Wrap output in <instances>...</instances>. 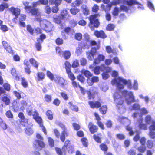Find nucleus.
Masks as SVG:
<instances>
[{
  "label": "nucleus",
  "mask_w": 155,
  "mask_h": 155,
  "mask_svg": "<svg viewBox=\"0 0 155 155\" xmlns=\"http://www.w3.org/2000/svg\"><path fill=\"white\" fill-rule=\"evenodd\" d=\"M111 84L112 85H116L117 88L119 89H122L124 88V85H127V87L129 89L132 88L131 81L130 80H128L120 77L117 78H115L112 80Z\"/></svg>",
  "instance_id": "f257e3e1"
},
{
  "label": "nucleus",
  "mask_w": 155,
  "mask_h": 155,
  "mask_svg": "<svg viewBox=\"0 0 155 155\" xmlns=\"http://www.w3.org/2000/svg\"><path fill=\"white\" fill-rule=\"evenodd\" d=\"M27 114L29 115H32L34 118L35 120L39 124L40 126L42 127V130L45 135L47 134L46 130L44 126H43L42 123V119L41 118L38 116V113L35 112L34 114H33L31 106V105L27 106L26 109Z\"/></svg>",
  "instance_id": "f03ea898"
},
{
  "label": "nucleus",
  "mask_w": 155,
  "mask_h": 155,
  "mask_svg": "<svg viewBox=\"0 0 155 155\" xmlns=\"http://www.w3.org/2000/svg\"><path fill=\"white\" fill-rule=\"evenodd\" d=\"M100 16L99 14H97L90 16L89 18L90 21L89 26L91 30H94V28H97L99 27L100 23L97 18Z\"/></svg>",
  "instance_id": "7ed1b4c3"
},
{
  "label": "nucleus",
  "mask_w": 155,
  "mask_h": 155,
  "mask_svg": "<svg viewBox=\"0 0 155 155\" xmlns=\"http://www.w3.org/2000/svg\"><path fill=\"white\" fill-rule=\"evenodd\" d=\"M122 94L125 97L126 102L128 104H130L132 102H138L139 101L138 99L137 100H135L132 92H128L126 90H124L123 91Z\"/></svg>",
  "instance_id": "20e7f679"
},
{
  "label": "nucleus",
  "mask_w": 155,
  "mask_h": 155,
  "mask_svg": "<svg viewBox=\"0 0 155 155\" xmlns=\"http://www.w3.org/2000/svg\"><path fill=\"white\" fill-rule=\"evenodd\" d=\"M90 43L91 45H96L97 47L92 48L90 52L86 53L87 58L89 60H91L94 59V55L97 52V49L99 48L100 46L98 45H97L96 42L94 40H91Z\"/></svg>",
  "instance_id": "39448f33"
},
{
  "label": "nucleus",
  "mask_w": 155,
  "mask_h": 155,
  "mask_svg": "<svg viewBox=\"0 0 155 155\" xmlns=\"http://www.w3.org/2000/svg\"><path fill=\"white\" fill-rule=\"evenodd\" d=\"M129 0H113L110 3L106 5L102 4L101 5V8L103 10H104L106 12L110 11L112 5H115L119 4L120 3H126L127 4L126 1Z\"/></svg>",
  "instance_id": "423d86ee"
},
{
  "label": "nucleus",
  "mask_w": 155,
  "mask_h": 155,
  "mask_svg": "<svg viewBox=\"0 0 155 155\" xmlns=\"http://www.w3.org/2000/svg\"><path fill=\"white\" fill-rule=\"evenodd\" d=\"M118 120L121 123L127 126V130L129 131V134L130 135H132L134 134V132L132 130V127L129 126L131 123L130 120L123 116L119 117Z\"/></svg>",
  "instance_id": "0eeeda50"
},
{
  "label": "nucleus",
  "mask_w": 155,
  "mask_h": 155,
  "mask_svg": "<svg viewBox=\"0 0 155 155\" xmlns=\"http://www.w3.org/2000/svg\"><path fill=\"white\" fill-rule=\"evenodd\" d=\"M36 137L40 140H35L33 143V146L36 150H39L44 147L45 144L43 141V138L39 134H37Z\"/></svg>",
  "instance_id": "6e6552de"
},
{
  "label": "nucleus",
  "mask_w": 155,
  "mask_h": 155,
  "mask_svg": "<svg viewBox=\"0 0 155 155\" xmlns=\"http://www.w3.org/2000/svg\"><path fill=\"white\" fill-rule=\"evenodd\" d=\"M25 9L29 11V12L31 13L32 15L36 17V18L38 21H41L40 17V13L38 9L37 8H32L31 6H26Z\"/></svg>",
  "instance_id": "1a4fd4ad"
},
{
  "label": "nucleus",
  "mask_w": 155,
  "mask_h": 155,
  "mask_svg": "<svg viewBox=\"0 0 155 155\" xmlns=\"http://www.w3.org/2000/svg\"><path fill=\"white\" fill-rule=\"evenodd\" d=\"M69 17V15L67 11L66 10H63L61 12V15L59 16H58L56 18L55 16H54V18L55 22L58 24L61 23V19H63L65 18H68Z\"/></svg>",
  "instance_id": "9d476101"
},
{
  "label": "nucleus",
  "mask_w": 155,
  "mask_h": 155,
  "mask_svg": "<svg viewBox=\"0 0 155 155\" xmlns=\"http://www.w3.org/2000/svg\"><path fill=\"white\" fill-rule=\"evenodd\" d=\"M46 38V35L44 34H41L40 35L39 37L37 38V42L35 43V47L37 50L39 51L41 48V44L43 42V40Z\"/></svg>",
  "instance_id": "9b49d317"
},
{
  "label": "nucleus",
  "mask_w": 155,
  "mask_h": 155,
  "mask_svg": "<svg viewBox=\"0 0 155 155\" xmlns=\"http://www.w3.org/2000/svg\"><path fill=\"white\" fill-rule=\"evenodd\" d=\"M70 141L67 140L64 143V145L63 147L62 150L64 151V153L65 154V150H67L69 153H71L74 151V147L71 145L70 143Z\"/></svg>",
  "instance_id": "f8f14e48"
},
{
  "label": "nucleus",
  "mask_w": 155,
  "mask_h": 155,
  "mask_svg": "<svg viewBox=\"0 0 155 155\" xmlns=\"http://www.w3.org/2000/svg\"><path fill=\"white\" fill-rule=\"evenodd\" d=\"M127 5L129 6H131L133 5H138L137 8L139 9L143 10L144 8L143 5L140 3H139L136 0H129L126 1Z\"/></svg>",
  "instance_id": "ddd939ff"
},
{
  "label": "nucleus",
  "mask_w": 155,
  "mask_h": 155,
  "mask_svg": "<svg viewBox=\"0 0 155 155\" xmlns=\"http://www.w3.org/2000/svg\"><path fill=\"white\" fill-rule=\"evenodd\" d=\"M114 101L117 104L121 105L123 104V98L119 93L115 92L114 95Z\"/></svg>",
  "instance_id": "4468645a"
},
{
  "label": "nucleus",
  "mask_w": 155,
  "mask_h": 155,
  "mask_svg": "<svg viewBox=\"0 0 155 155\" xmlns=\"http://www.w3.org/2000/svg\"><path fill=\"white\" fill-rule=\"evenodd\" d=\"M9 10L15 16V17L14 18V20L17 19L18 16L20 14V9L18 8H15L13 7H12L9 8Z\"/></svg>",
  "instance_id": "2eb2a0df"
},
{
  "label": "nucleus",
  "mask_w": 155,
  "mask_h": 155,
  "mask_svg": "<svg viewBox=\"0 0 155 155\" xmlns=\"http://www.w3.org/2000/svg\"><path fill=\"white\" fill-rule=\"evenodd\" d=\"M111 68L105 67V68L104 69V70H106V71L103 72L102 74V77L104 80H106L109 78V75L108 72L111 71Z\"/></svg>",
  "instance_id": "dca6fc26"
},
{
  "label": "nucleus",
  "mask_w": 155,
  "mask_h": 155,
  "mask_svg": "<svg viewBox=\"0 0 155 155\" xmlns=\"http://www.w3.org/2000/svg\"><path fill=\"white\" fill-rule=\"evenodd\" d=\"M143 118L141 116L137 120L138 126L140 129L146 130L147 129L146 125L143 123Z\"/></svg>",
  "instance_id": "f3484780"
},
{
  "label": "nucleus",
  "mask_w": 155,
  "mask_h": 155,
  "mask_svg": "<svg viewBox=\"0 0 155 155\" xmlns=\"http://www.w3.org/2000/svg\"><path fill=\"white\" fill-rule=\"evenodd\" d=\"M79 87L80 88V90L81 91V93L84 95L86 93L88 95V98L91 99L93 97V95L90 91H87L83 87L79 85Z\"/></svg>",
  "instance_id": "a211bd4d"
},
{
  "label": "nucleus",
  "mask_w": 155,
  "mask_h": 155,
  "mask_svg": "<svg viewBox=\"0 0 155 155\" xmlns=\"http://www.w3.org/2000/svg\"><path fill=\"white\" fill-rule=\"evenodd\" d=\"M44 22L45 25V28L46 31L48 32L51 31L53 28V25L50 22L46 20H45Z\"/></svg>",
  "instance_id": "6ab92c4d"
},
{
  "label": "nucleus",
  "mask_w": 155,
  "mask_h": 155,
  "mask_svg": "<svg viewBox=\"0 0 155 155\" xmlns=\"http://www.w3.org/2000/svg\"><path fill=\"white\" fill-rule=\"evenodd\" d=\"M105 68V66L104 64L101 66H96L94 70V73L95 75H98L100 74V71H103Z\"/></svg>",
  "instance_id": "aec40b11"
},
{
  "label": "nucleus",
  "mask_w": 155,
  "mask_h": 155,
  "mask_svg": "<svg viewBox=\"0 0 155 155\" xmlns=\"http://www.w3.org/2000/svg\"><path fill=\"white\" fill-rule=\"evenodd\" d=\"M54 80L56 83L59 84L61 86L63 87L64 86L65 80L62 78L61 77L59 76L56 75L54 77Z\"/></svg>",
  "instance_id": "412c9836"
},
{
  "label": "nucleus",
  "mask_w": 155,
  "mask_h": 155,
  "mask_svg": "<svg viewBox=\"0 0 155 155\" xmlns=\"http://www.w3.org/2000/svg\"><path fill=\"white\" fill-rule=\"evenodd\" d=\"M105 59V57L104 55L101 54H99L97 57L95 58L94 61V63L95 65L99 64L101 61H103Z\"/></svg>",
  "instance_id": "4be33fe9"
},
{
  "label": "nucleus",
  "mask_w": 155,
  "mask_h": 155,
  "mask_svg": "<svg viewBox=\"0 0 155 155\" xmlns=\"http://www.w3.org/2000/svg\"><path fill=\"white\" fill-rule=\"evenodd\" d=\"M2 44L4 48L8 52L10 53H13V51L12 50L11 47L6 41H3Z\"/></svg>",
  "instance_id": "5701e85b"
},
{
  "label": "nucleus",
  "mask_w": 155,
  "mask_h": 155,
  "mask_svg": "<svg viewBox=\"0 0 155 155\" xmlns=\"http://www.w3.org/2000/svg\"><path fill=\"white\" fill-rule=\"evenodd\" d=\"M48 0H39L37 2H33L32 5L33 7L35 8L40 4L46 5L48 4Z\"/></svg>",
  "instance_id": "b1692460"
},
{
  "label": "nucleus",
  "mask_w": 155,
  "mask_h": 155,
  "mask_svg": "<svg viewBox=\"0 0 155 155\" xmlns=\"http://www.w3.org/2000/svg\"><path fill=\"white\" fill-rule=\"evenodd\" d=\"M88 127L90 131L91 134H94L97 131V127L96 126L94 125L91 122L89 123Z\"/></svg>",
  "instance_id": "393cba45"
},
{
  "label": "nucleus",
  "mask_w": 155,
  "mask_h": 155,
  "mask_svg": "<svg viewBox=\"0 0 155 155\" xmlns=\"http://www.w3.org/2000/svg\"><path fill=\"white\" fill-rule=\"evenodd\" d=\"M94 34L97 37H101L103 38L107 37L106 34L102 30H101L100 31H96L94 32Z\"/></svg>",
  "instance_id": "a878e982"
},
{
  "label": "nucleus",
  "mask_w": 155,
  "mask_h": 155,
  "mask_svg": "<svg viewBox=\"0 0 155 155\" xmlns=\"http://www.w3.org/2000/svg\"><path fill=\"white\" fill-rule=\"evenodd\" d=\"M32 126V124H29V126H27L25 129V132L27 135H30L33 133V131L31 128Z\"/></svg>",
  "instance_id": "bb28decb"
},
{
  "label": "nucleus",
  "mask_w": 155,
  "mask_h": 155,
  "mask_svg": "<svg viewBox=\"0 0 155 155\" xmlns=\"http://www.w3.org/2000/svg\"><path fill=\"white\" fill-rule=\"evenodd\" d=\"M20 124L22 126L26 127L29 126V124H32L29 119L25 118L24 119L21 120L20 121Z\"/></svg>",
  "instance_id": "cd10ccee"
},
{
  "label": "nucleus",
  "mask_w": 155,
  "mask_h": 155,
  "mask_svg": "<svg viewBox=\"0 0 155 155\" xmlns=\"http://www.w3.org/2000/svg\"><path fill=\"white\" fill-rule=\"evenodd\" d=\"M89 104L90 105L91 107L92 108H99L101 107V105L100 102L98 101L94 102L93 101H90L89 102Z\"/></svg>",
  "instance_id": "c85d7f7f"
},
{
  "label": "nucleus",
  "mask_w": 155,
  "mask_h": 155,
  "mask_svg": "<svg viewBox=\"0 0 155 155\" xmlns=\"http://www.w3.org/2000/svg\"><path fill=\"white\" fill-rule=\"evenodd\" d=\"M82 73L84 75L88 78H89L92 77L93 74L89 71L87 70L83 69L82 70Z\"/></svg>",
  "instance_id": "c756f323"
},
{
  "label": "nucleus",
  "mask_w": 155,
  "mask_h": 155,
  "mask_svg": "<svg viewBox=\"0 0 155 155\" xmlns=\"http://www.w3.org/2000/svg\"><path fill=\"white\" fill-rule=\"evenodd\" d=\"M127 6L124 5H122L120 6V11L125 12L127 13H129L128 12L129 10L130 9V8L131 6Z\"/></svg>",
  "instance_id": "7c9ffc66"
},
{
  "label": "nucleus",
  "mask_w": 155,
  "mask_h": 155,
  "mask_svg": "<svg viewBox=\"0 0 155 155\" xmlns=\"http://www.w3.org/2000/svg\"><path fill=\"white\" fill-rule=\"evenodd\" d=\"M30 63L35 68H38V64L37 62L33 58H31L29 60Z\"/></svg>",
  "instance_id": "2f4dec72"
},
{
  "label": "nucleus",
  "mask_w": 155,
  "mask_h": 155,
  "mask_svg": "<svg viewBox=\"0 0 155 155\" xmlns=\"http://www.w3.org/2000/svg\"><path fill=\"white\" fill-rule=\"evenodd\" d=\"M155 120H154L152 119L150 115H147L145 118V121L147 124H149L152 123V121Z\"/></svg>",
  "instance_id": "473e14b6"
},
{
  "label": "nucleus",
  "mask_w": 155,
  "mask_h": 155,
  "mask_svg": "<svg viewBox=\"0 0 155 155\" xmlns=\"http://www.w3.org/2000/svg\"><path fill=\"white\" fill-rule=\"evenodd\" d=\"M140 112V114L139 115V118L141 116L142 117V115H145L147 114L148 113V111L145 107H143L141 108H140L139 110Z\"/></svg>",
  "instance_id": "72a5a7b5"
},
{
  "label": "nucleus",
  "mask_w": 155,
  "mask_h": 155,
  "mask_svg": "<svg viewBox=\"0 0 155 155\" xmlns=\"http://www.w3.org/2000/svg\"><path fill=\"white\" fill-rule=\"evenodd\" d=\"M81 8L82 9V12L85 15H88L89 12V10L87 6L84 5H83L81 6Z\"/></svg>",
  "instance_id": "f704fd0d"
},
{
  "label": "nucleus",
  "mask_w": 155,
  "mask_h": 155,
  "mask_svg": "<svg viewBox=\"0 0 155 155\" xmlns=\"http://www.w3.org/2000/svg\"><path fill=\"white\" fill-rule=\"evenodd\" d=\"M71 54L70 51H66L63 52V56L66 60L68 59L70 57Z\"/></svg>",
  "instance_id": "c9c22d12"
},
{
  "label": "nucleus",
  "mask_w": 155,
  "mask_h": 155,
  "mask_svg": "<svg viewBox=\"0 0 155 155\" xmlns=\"http://www.w3.org/2000/svg\"><path fill=\"white\" fill-rule=\"evenodd\" d=\"M120 11L119 8L117 7H115L112 12V14L114 16H117L118 15Z\"/></svg>",
  "instance_id": "e433bc0d"
},
{
  "label": "nucleus",
  "mask_w": 155,
  "mask_h": 155,
  "mask_svg": "<svg viewBox=\"0 0 155 155\" xmlns=\"http://www.w3.org/2000/svg\"><path fill=\"white\" fill-rule=\"evenodd\" d=\"M140 108V106L138 103H134L131 107L130 109L134 110H139Z\"/></svg>",
  "instance_id": "4c0bfd02"
},
{
  "label": "nucleus",
  "mask_w": 155,
  "mask_h": 155,
  "mask_svg": "<svg viewBox=\"0 0 155 155\" xmlns=\"http://www.w3.org/2000/svg\"><path fill=\"white\" fill-rule=\"evenodd\" d=\"M69 104L70 105V108L76 112H78V107L73 104L71 102H69Z\"/></svg>",
  "instance_id": "58836bf2"
},
{
  "label": "nucleus",
  "mask_w": 155,
  "mask_h": 155,
  "mask_svg": "<svg viewBox=\"0 0 155 155\" xmlns=\"http://www.w3.org/2000/svg\"><path fill=\"white\" fill-rule=\"evenodd\" d=\"M2 100L5 103L6 105H8L10 102V100L8 97L6 96H4L2 97Z\"/></svg>",
  "instance_id": "ea45409f"
},
{
  "label": "nucleus",
  "mask_w": 155,
  "mask_h": 155,
  "mask_svg": "<svg viewBox=\"0 0 155 155\" xmlns=\"http://www.w3.org/2000/svg\"><path fill=\"white\" fill-rule=\"evenodd\" d=\"M37 80L38 81L41 80H42L45 78V74L43 72H38L37 74Z\"/></svg>",
  "instance_id": "a19ab883"
},
{
  "label": "nucleus",
  "mask_w": 155,
  "mask_h": 155,
  "mask_svg": "<svg viewBox=\"0 0 155 155\" xmlns=\"http://www.w3.org/2000/svg\"><path fill=\"white\" fill-rule=\"evenodd\" d=\"M107 109V107L106 105L103 106L99 109V110L101 114H104L106 113Z\"/></svg>",
  "instance_id": "79ce46f5"
},
{
  "label": "nucleus",
  "mask_w": 155,
  "mask_h": 155,
  "mask_svg": "<svg viewBox=\"0 0 155 155\" xmlns=\"http://www.w3.org/2000/svg\"><path fill=\"white\" fill-rule=\"evenodd\" d=\"M11 74L12 75L15 77V79L18 80L19 79V77L17 75L16 70L15 68H12L11 70Z\"/></svg>",
  "instance_id": "37998d69"
},
{
  "label": "nucleus",
  "mask_w": 155,
  "mask_h": 155,
  "mask_svg": "<svg viewBox=\"0 0 155 155\" xmlns=\"http://www.w3.org/2000/svg\"><path fill=\"white\" fill-rule=\"evenodd\" d=\"M147 5L149 8L152 11L155 12V9L153 4L150 2L148 1Z\"/></svg>",
  "instance_id": "c03bdc74"
},
{
  "label": "nucleus",
  "mask_w": 155,
  "mask_h": 155,
  "mask_svg": "<svg viewBox=\"0 0 155 155\" xmlns=\"http://www.w3.org/2000/svg\"><path fill=\"white\" fill-rule=\"evenodd\" d=\"M69 71H66L67 74L68 75L69 78L72 81L74 80L75 79L74 74L71 72V70Z\"/></svg>",
  "instance_id": "a18cd8bd"
},
{
  "label": "nucleus",
  "mask_w": 155,
  "mask_h": 155,
  "mask_svg": "<svg viewBox=\"0 0 155 155\" xmlns=\"http://www.w3.org/2000/svg\"><path fill=\"white\" fill-rule=\"evenodd\" d=\"M48 119L52 120L53 118V116L52 113L50 110H48L47 111L46 113Z\"/></svg>",
  "instance_id": "49530a36"
},
{
  "label": "nucleus",
  "mask_w": 155,
  "mask_h": 155,
  "mask_svg": "<svg viewBox=\"0 0 155 155\" xmlns=\"http://www.w3.org/2000/svg\"><path fill=\"white\" fill-rule=\"evenodd\" d=\"M64 64L65 66L66 71H69L71 70V64L68 62L66 61L65 62Z\"/></svg>",
  "instance_id": "de8ad7c7"
},
{
  "label": "nucleus",
  "mask_w": 155,
  "mask_h": 155,
  "mask_svg": "<svg viewBox=\"0 0 155 155\" xmlns=\"http://www.w3.org/2000/svg\"><path fill=\"white\" fill-rule=\"evenodd\" d=\"M93 138L94 140L98 143H101V138L98 135L94 134L93 136Z\"/></svg>",
  "instance_id": "09e8293b"
},
{
  "label": "nucleus",
  "mask_w": 155,
  "mask_h": 155,
  "mask_svg": "<svg viewBox=\"0 0 155 155\" xmlns=\"http://www.w3.org/2000/svg\"><path fill=\"white\" fill-rule=\"evenodd\" d=\"M8 7V5L6 3H4L0 5V11H3L5 8Z\"/></svg>",
  "instance_id": "8fccbe9b"
},
{
  "label": "nucleus",
  "mask_w": 155,
  "mask_h": 155,
  "mask_svg": "<svg viewBox=\"0 0 155 155\" xmlns=\"http://www.w3.org/2000/svg\"><path fill=\"white\" fill-rule=\"evenodd\" d=\"M99 81V78L97 76H93L91 78V85H92L94 83L97 82Z\"/></svg>",
  "instance_id": "3c124183"
},
{
  "label": "nucleus",
  "mask_w": 155,
  "mask_h": 155,
  "mask_svg": "<svg viewBox=\"0 0 155 155\" xmlns=\"http://www.w3.org/2000/svg\"><path fill=\"white\" fill-rule=\"evenodd\" d=\"M114 28V25L111 24H108L106 28V29L107 31H112L113 30Z\"/></svg>",
  "instance_id": "603ef678"
},
{
  "label": "nucleus",
  "mask_w": 155,
  "mask_h": 155,
  "mask_svg": "<svg viewBox=\"0 0 155 155\" xmlns=\"http://www.w3.org/2000/svg\"><path fill=\"white\" fill-rule=\"evenodd\" d=\"M26 28L27 30L31 34L33 35V34L34 30L30 25H27L26 26Z\"/></svg>",
  "instance_id": "864d4df0"
},
{
  "label": "nucleus",
  "mask_w": 155,
  "mask_h": 155,
  "mask_svg": "<svg viewBox=\"0 0 155 155\" xmlns=\"http://www.w3.org/2000/svg\"><path fill=\"white\" fill-rule=\"evenodd\" d=\"M100 146L101 150L104 151L105 153V152L107 151L108 149V147L106 145L102 143L100 145Z\"/></svg>",
  "instance_id": "5fc2aeb1"
},
{
  "label": "nucleus",
  "mask_w": 155,
  "mask_h": 155,
  "mask_svg": "<svg viewBox=\"0 0 155 155\" xmlns=\"http://www.w3.org/2000/svg\"><path fill=\"white\" fill-rule=\"evenodd\" d=\"M106 52L108 53H114V50L112 49L111 47L110 46L106 47Z\"/></svg>",
  "instance_id": "6e6d98bb"
},
{
  "label": "nucleus",
  "mask_w": 155,
  "mask_h": 155,
  "mask_svg": "<svg viewBox=\"0 0 155 155\" xmlns=\"http://www.w3.org/2000/svg\"><path fill=\"white\" fill-rule=\"evenodd\" d=\"M71 13L74 15H75L78 13L79 11V10L77 8H72L70 9Z\"/></svg>",
  "instance_id": "4d7b16f0"
},
{
  "label": "nucleus",
  "mask_w": 155,
  "mask_h": 155,
  "mask_svg": "<svg viewBox=\"0 0 155 155\" xmlns=\"http://www.w3.org/2000/svg\"><path fill=\"white\" fill-rule=\"evenodd\" d=\"M152 125L149 127V131H154L155 130V120H153Z\"/></svg>",
  "instance_id": "13d9d810"
},
{
  "label": "nucleus",
  "mask_w": 155,
  "mask_h": 155,
  "mask_svg": "<svg viewBox=\"0 0 155 155\" xmlns=\"http://www.w3.org/2000/svg\"><path fill=\"white\" fill-rule=\"evenodd\" d=\"M147 147L149 149H151L153 146V142L151 140H148L147 142Z\"/></svg>",
  "instance_id": "bf43d9fd"
},
{
  "label": "nucleus",
  "mask_w": 155,
  "mask_h": 155,
  "mask_svg": "<svg viewBox=\"0 0 155 155\" xmlns=\"http://www.w3.org/2000/svg\"><path fill=\"white\" fill-rule=\"evenodd\" d=\"M55 150L57 153L58 155H63L64 153L63 151L64 150H64H62L63 151L62 152L60 148L58 147L55 148Z\"/></svg>",
  "instance_id": "052dcab7"
},
{
  "label": "nucleus",
  "mask_w": 155,
  "mask_h": 155,
  "mask_svg": "<svg viewBox=\"0 0 155 155\" xmlns=\"http://www.w3.org/2000/svg\"><path fill=\"white\" fill-rule=\"evenodd\" d=\"M47 76L51 79V80H54V75L51 72L48 71H47Z\"/></svg>",
  "instance_id": "680f3d73"
},
{
  "label": "nucleus",
  "mask_w": 155,
  "mask_h": 155,
  "mask_svg": "<svg viewBox=\"0 0 155 155\" xmlns=\"http://www.w3.org/2000/svg\"><path fill=\"white\" fill-rule=\"evenodd\" d=\"M146 149V147L145 145H142L139 147L138 149L139 152H144Z\"/></svg>",
  "instance_id": "e2e57ef3"
},
{
  "label": "nucleus",
  "mask_w": 155,
  "mask_h": 155,
  "mask_svg": "<svg viewBox=\"0 0 155 155\" xmlns=\"http://www.w3.org/2000/svg\"><path fill=\"white\" fill-rule=\"evenodd\" d=\"M55 42L57 45H60L63 44V41L62 38H58L56 40Z\"/></svg>",
  "instance_id": "0e129e2a"
},
{
  "label": "nucleus",
  "mask_w": 155,
  "mask_h": 155,
  "mask_svg": "<svg viewBox=\"0 0 155 155\" xmlns=\"http://www.w3.org/2000/svg\"><path fill=\"white\" fill-rule=\"evenodd\" d=\"M48 141L49 145L51 147H53L54 146V141L50 137L48 138Z\"/></svg>",
  "instance_id": "69168bd1"
},
{
  "label": "nucleus",
  "mask_w": 155,
  "mask_h": 155,
  "mask_svg": "<svg viewBox=\"0 0 155 155\" xmlns=\"http://www.w3.org/2000/svg\"><path fill=\"white\" fill-rule=\"evenodd\" d=\"M77 78L81 83L84 82L85 80V78L81 74L79 75L77 77Z\"/></svg>",
  "instance_id": "338daca9"
},
{
  "label": "nucleus",
  "mask_w": 155,
  "mask_h": 155,
  "mask_svg": "<svg viewBox=\"0 0 155 155\" xmlns=\"http://www.w3.org/2000/svg\"><path fill=\"white\" fill-rule=\"evenodd\" d=\"M5 115L6 117L8 118H12L13 115L10 110H8L6 112Z\"/></svg>",
  "instance_id": "774afa93"
}]
</instances>
